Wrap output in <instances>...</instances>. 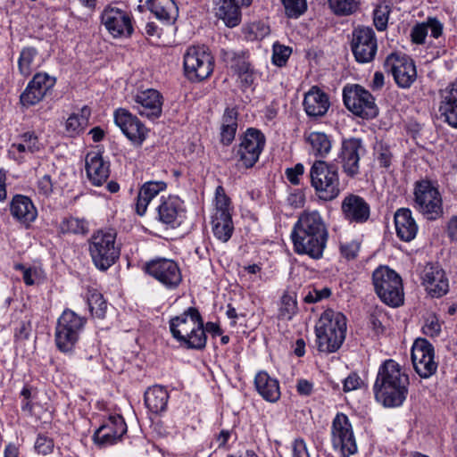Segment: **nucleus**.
I'll use <instances>...</instances> for the list:
<instances>
[{"label":"nucleus","instance_id":"obj_5","mask_svg":"<svg viewBox=\"0 0 457 457\" xmlns=\"http://www.w3.org/2000/svg\"><path fill=\"white\" fill-rule=\"evenodd\" d=\"M372 284L379 299L392 307L403 303V287L401 277L387 266H379L372 273Z\"/></svg>","mask_w":457,"mask_h":457},{"label":"nucleus","instance_id":"obj_36","mask_svg":"<svg viewBox=\"0 0 457 457\" xmlns=\"http://www.w3.org/2000/svg\"><path fill=\"white\" fill-rule=\"evenodd\" d=\"M168 400V391L162 386L149 387L145 393V404L154 414L161 413L166 410Z\"/></svg>","mask_w":457,"mask_h":457},{"label":"nucleus","instance_id":"obj_64","mask_svg":"<svg viewBox=\"0 0 457 457\" xmlns=\"http://www.w3.org/2000/svg\"><path fill=\"white\" fill-rule=\"evenodd\" d=\"M424 23L428 26V31H430L433 37L437 38L442 35L443 24L436 18H428Z\"/></svg>","mask_w":457,"mask_h":457},{"label":"nucleus","instance_id":"obj_59","mask_svg":"<svg viewBox=\"0 0 457 457\" xmlns=\"http://www.w3.org/2000/svg\"><path fill=\"white\" fill-rule=\"evenodd\" d=\"M237 126H221L220 142L225 145H229L235 139Z\"/></svg>","mask_w":457,"mask_h":457},{"label":"nucleus","instance_id":"obj_4","mask_svg":"<svg viewBox=\"0 0 457 457\" xmlns=\"http://www.w3.org/2000/svg\"><path fill=\"white\" fill-rule=\"evenodd\" d=\"M88 250L96 267L101 270H108L120 254L116 232L112 229L97 230L90 237Z\"/></svg>","mask_w":457,"mask_h":457},{"label":"nucleus","instance_id":"obj_21","mask_svg":"<svg viewBox=\"0 0 457 457\" xmlns=\"http://www.w3.org/2000/svg\"><path fill=\"white\" fill-rule=\"evenodd\" d=\"M101 21L114 37H130L134 31L131 15L116 7H106L101 15Z\"/></svg>","mask_w":457,"mask_h":457},{"label":"nucleus","instance_id":"obj_16","mask_svg":"<svg viewBox=\"0 0 457 457\" xmlns=\"http://www.w3.org/2000/svg\"><path fill=\"white\" fill-rule=\"evenodd\" d=\"M385 68L392 73L395 83L403 88H409L417 78L414 62L407 55H388L385 61Z\"/></svg>","mask_w":457,"mask_h":457},{"label":"nucleus","instance_id":"obj_42","mask_svg":"<svg viewBox=\"0 0 457 457\" xmlns=\"http://www.w3.org/2000/svg\"><path fill=\"white\" fill-rule=\"evenodd\" d=\"M80 114L73 113L70 115L65 123V130L70 137H76L82 133L87 127L90 110L83 107Z\"/></svg>","mask_w":457,"mask_h":457},{"label":"nucleus","instance_id":"obj_32","mask_svg":"<svg viewBox=\"0 0 457 457\" xmlns=\"http://www.w3.org/2000/svg\"><path fill=\"white\" fill-rule=\"evenodd\" d=\"M395 225L397 237L404 241L410 242L415 238L418 232V226L407 208H401L395 213Z\"/></svg>","mask_w":457,"mask_h":457},{"label":"nucleus","instance_id":"obj_52","mask_svg":"<svg viewBox=\"0 0 457 457\" xmlns=\"http://www.w3.org/2000/svg\"><path fill=\"white\" fill-rule=\"evenodd\" d=\"M292 50L288 46H281V45H274L273 46V54H272V62L275 65L278 67H282L286 65Z\"/></svg>","mask_w":457,"mask_h":457},{"label":"nucleus","instance_id":"obj_50","mask_svg":"<svg viewBox=\"0 0 457 457\" xmlns=\"http://www.w3.org/2000/svg\"><path fill=\"white\" fill-rule=\"evenodd\" d=\"M167 184L164 181H147L140 187L139 192L146 196L147 199L153 200L160 192L164 191Z\"/></svg>","mask_w":457,"mask_h":457},{"label":"nucleus","instance_id":"obj_46","mask_svg":"<svg viewBox=\"0 0 457 457\" xmlns=\"http://www.w3.org/2000/svg\"><path fill=\"white\" fill-rule=\"evenodd\" d=\"M391 7L386 2L379 3L373 11V23L378 31H385L387 28Z\"/></svg>","mask_w":457,"mask_h":457},{"label":"nucleus","instance_id":"obj_23","mask_svg":"<svg viewBox=\"0 0 457 457\" xmlns=\"http://www.w3.org/2000/svg\"><path fill=\"white\" fill-rule=\"evenodd\" d=\"M341 212L349 224H363L370 217V206L363 197L348 194L342 200Z\"/></svg>","mask_w":457,"mask_h":457},{"label":"nucleus","instance_id":"obj_24","mask_svg":"<svg viewBox=\"0 0 457 457\" xmlns=\"http://www.w3.org/2000/svg\"><path fill=\"white\" fill-rule=\"evenodd\" d=\"M156 211L158 220L171 228L180 226L186 217L183 202L178 196H162Z\"/></svg>","mask_w":457,"mask_h":457},{"label":"nucleus","instance_id":"obj_26","mask_svg":"<svg viewBox=\"0 0 457 457\" xmlns=\"http://www.w3.org/2000/svg\"><path fill=\"white\" fill-rule=\"evenodd\" d=\"M135 108L141 116L156 119L162 114V96L155 89L138 92L135 96Z\"/></svg>","mask_w":457,"mask_h":457},{"label":"nucleus","instance_id":"obj_22","mask_svg":"<svg viewBox=\"0 0 457 457\" xmlns=\"http://www.w3.org/2000/svg\"><path fill=\"white\" fill-rule=\"evenodd\" d=\"M55 82V78L46 72L36 73L20 96L21 104L26 108L36 105L54 87Z\"/></svg>","mask_w":457,"mask_h":457},{"label":"nucleus","instance_id":"obj_37","mask_svg":"<svg viewBox=\"0 0 457 457\" xmlns=\"http://www.w3.org/2000/svg\"><path fill=\"white\" fill-rule=\"evenodd\" d=\"M241 5L232 0H220L218 4L216 15L221 19L228 27L233 28L239 24L241 21Z\"/></svg>","mask_w":457,"mask_h":457},{"label":"nucleus","instance_id":"obj_8","mask_svg":"<svg viewBox=\"0 0 457 457\" xmlns=\"http://www.w3.org/2000/svg\"><path fill=\"white\" fill-rule=\"evenodd\" d=\"M87 320L71 310H65L57 320L55 345L62 353L71 352L77 344Z\"/></svg>","mask_w":457,"mask_h":457},{"label":"nucleus","instance_id":"obj_19","mask_svg":"<svg viewBox=\"0 0 457 457\" xmlns=\"http://www.w3.org/2000/svg\"><path fill=\"white\" fill-rule=\"evenodd\" d=\"M114 122L122 133L137 146H140L145 140L148 129L141 120L124 108L114 112Z\"/></svg>","mask_w":457,"mask_h":457},{"label":"nucleus","instance_id":"obj_28","mask_svg":"<svg viewBox=\"0 0 457 457\" xmlns=\"http://www.w3.org/2000/svg\"><path fill=\"white\" fill-rule=\"evenodd\" d=\"M86 172L94 186H102L110 176V164L104 161L102 154L90 152L86 156Z\"/></svg>","mask_w":457,"mask_h":457},{"label":"nucleus","instance_id":"obj_55","mask_svg":"<svg viewBox=\"0 0 457 457\" xmlns=\"http://www.w3.org/2000/svg\"><path fill=\"white\" fill-rule=\"evenodd\" d=\"M360 245L356 241L342 242L340 244L341 254L347 260H353L357 257Z\"/></svg>","mask_w":457,"mask_h":457},{"label":"nucleus","instance_id":"obj_40","mask_svg":"<svg viewBox=\"0 0 457 457\" xmlns=\"http://www.w3.org/2000/svg\"><path fill=\"white\" fill-rule=\"evenodd\" d=\"M149 10L161 21H170L177 13L173 0H146Z\"/></svg>","mask_w":457,"mask_h":457},{"label":"nucleus","instance_id":"obj_63","mask_svg":"<svg viewBox=\"0 0 457 457\" xmlns=\"http://www.w3.org/2000/svg\"><path fill=\"white\" fill-rule=\"evenodd\" d=\"M238 112L236 108H227L222 116L221 126H237Z\"/></svg>","mask_w":457,"mask_h":457},{"label":"nucleus","instance_id":"obj_33","mask_svg":"<svg viewBox=\"0 0 457 457\" xmlns=\"http://www.w3.org/2000/svg\"><path fill=\"white\" fill-rule=\"evenodd\" d=\"M19 138L21 142L13 143L9 149V154L19 162L23 161L22 154H35L42 148L37 136L33 131L25 132Z\"/></svg>","mask_w":457,"mask_h":457},{"label":"nucleus","instance_id":"obj_14","mask_svg":"<svg viewBox=\"0 0 457 457\" xmlns=\"http://www.w3.org/2000/svg\"><path fill=\"white\" fill-rule=\"evenodd\" d=\"M366 153L362 140L357 137H349L342 140L338 154V162L344 173L353 179L360 173V162Z\"/></svg>","mask_w":457,"mask_h":457},{"label":"nucleus","instance_id":"obj_34","mask_svg":"<svg viewBox=\"0 0 457 457\" xmlns=\"http://www.w3.org/2000/svg\"><path fill=\"white\" fill-rule=\"evenodd\" d=\"M254 386L257 392L266 401L275 403L280 397L278 381L271 378L266 371H260L256 374Z\"/></svg>","mask_w":457,"mask_h":457},{"label":"nucleus","instance_id":"obj_2","mask_svg":"<svg viewBox=\"0 0 457 457\" xmlns=\"http://www.w3.org/2000/svg\"><path fill=\"white\" fill-rule=\"evenodd\" d=\"M346 317L339 312L328 309L315 325L317 348L322 353H335L343 345L346 333Z\"/></svg>","mask_w":457,"mask_h":457},{"label":"nucleus","instance_id":"obj_43","mask_svg":"<svg viewBox=\"0 0 457 457\" xmlns=\"http://www.w3.org/2000/svg\"><path fill=\"white\" fill-rule=\"evenodd\" d=\"M297 312L296 295L295 293L285 292L280 299L278 318L290 320Z\"/></svg>","mask_w":457,"mask_h":457},{"label":"nucleus","instance_id":"obj_51","mask_svg":"<svg viewBox=\"0 0 457 457\" xmlns=\"http://www.w3.org/2000/svg\"><path fill=\"white\" fill-rule=\"evenodd\" d=\"M282 2L289 18H297L307 7L305 0H282Z\"/></svg>","mask_w":457,"mask_h":457},{"label":"nucleus","instance_id":"obj_17","mask_svg":"<svg viewBox=\"0 0 457 457\" xmlns=\"http://www.w3.org/2000/svg\"><path fill=\"white\" fill-rule=\"evenodd\" d=\"M127 432V424L121 415H110L103 420L95 431L93 440L100 447H106L120 442Z\"/></svg>","mask_w":457,"mask_h":457},{"label":"nucleus","instance_id":"obj_11","mask_svg":"<svg viewBox=\"0 0 457 457\" xmlns=\"http://www.w3.org/2000/svg\"><path fill=\"white\" fill-rule=\"evenodd\" d=\"M350 45L358 62L367 63L374 60L378 51V40L372 28L366 26L354 28Z\"/></svg>","mask_w":457,"mask_h":457},{"label":"nucleus","instance_id":"obj_1","mask_svg":"<svg viewBox=\"0 0 457 457\" xmlns=\"http://www.w3.org/2000/svg\"><path fill=\"white\" fill-rule=\"evenodd\" d=\"M409 377L394 360H386L378 368L373 386L376 400L387 408L401 406L408 394Z\"/></svg>","mask_w":457,"mask_h":457},{"label":"nucleus","instance_id":"obj_6","mask_svg":"<svg viewBox=\"0 0 457 457\" xmlns=\"http://www.w3.org/2000/svg\"><path fill=\"white\" fill-rule=\"evenodd\" d=\"M239 143L233 147V158L238 169H251L259 161L264 149L266 138L264 134L249 128L238 137Z\"/></svg>","mask_w":457,"mask_h":457},{"label":"nucleus","instance_id":"obj_31","mask_svg":"<svg viewBox=\"0 0 457 457\" xmlns=\"http://www.w3.org/2000/svg\"><path fill=\"white\" fill-rule=\"evenodd\" d=\"M292 233H328L318 211L303 212L294 226Z\"/></svg>","mask_w":457,"mask_h":457},{"label":"nucleus","instance_id":"obj_41","mask_svg":"<svg viewBox=\"0 0 457 457\" xmlns=\"http://www.w3.org/2000/svg\"><path fill=\"white\" fill-rule=\"evenodd\" d=\"M196 322V327L194 331L187 332L185 339L179 340L178 342L187 349L203 350L206 346L207 337L204 333V320L203 318Z\"/></svg>","mask_w":457,"mask_h":457},{"label":"nucleus","instance_id":"obj_30","mask_svg":"<svg viewBox=\"0 0 457 457\" xmlns=\"http://www.w3.org/2000/svg\"><path fill=\"white\" fill-rule=\"evenodd\" d=\"M10 212L16 220L27 226L37 216V211L30 198L22 195L13 196L10 204Z\"/></svg>","mask_w":457,"mask_h":457},{"label":"nucleus","instance_id":"obj_57","mask_svg":"<svg viewBox=\"0 0 457 457\" xmlns=\"http://www.w3.org/2000/svg\"><path fill=\"white\" fill-rule=\"evenodd\" d=\"M303 173L304 166L302 163H297L294 167L286 170L287 179L292 185H299L300 177H302Z\"/></svg>","mask_w":457,"mask_h":457},{"label":"nucleus","instance_id":"obj_60","mask_svg":"<svg viewBox=\"0 0 457 457\" xmlns=\"http://www.w3.org/2000/svg\"><path fill=\"white\" fill-rule=\"evenodd\" d=\"M428 35V26L425 23L417 24L411 30L412 41L416 44H422Z\"/></svg>","mask_w":457,"mask_h":457},{"label":"nucleus","instance_id":"obj_3","mask_svg":"<svg viewBox=\"0 0 457 457\" xmlns=\"http://www.w3.org/2000/svg\"><path fill=\"white\" fill-rule=\"evenodd\" d=\"M309 178L315 195L322 202H331L341 193L338 168L322 160L313 162Z\"/></svg>","mask_w":457,"mask_h":457},{"label":"nucleus","instance_id":"obj_20","mask_svg":"<svg viewBox=\"0 0 457 457\" xmlns=\"http://www.w3.org/2000/svg\"><path fill=\"white\" fill-rule=\"evenodd\" d=\"M421 284L433 298H440L449 291V281L445 270L437 263H427L420 272Z\"/></svg>","mask_w":457,"mask_h":457},{"label":"nucleus","instance_id":"obj_12","mask_svg":"<svg viewBox=\"0 0 457 457\" xmlns=\"http://www.w3.org/2000/svg\"><path fill=\"white\" fill-rule=\"evenodd\" d=\"M332 445L342 457H349L357 451L352 425L344 413H337L333 420Z\"/></svg>","mask_w":457,"mask_h":457},{"label":"nucleus","instance_id":"obj_54","mask_svg":"<svg viewBox=\"0 0 457 457\" xmlns=\"http://www.w3.org/2000/svg\"><path fill=\"white\" fill-rule=\"evenodd\" d=\"M330 295L331 290L328 287H323L321 289L313 288L304 296V302L307 303H312L327 299Z\"/></svg>","mask_w":457,"mask_h":457},{"label":"nucleus","instance_id":"obj_13","mask_svg":"<svg viewBox=\"0 0 457 457\" xmlns=\"http://www.w3.org/2000/svg\"><path fill=\"white\" fill-rule=\"evenodd\" d=\"M145 270L165 287L177 288L182 281L181 270L176 262L158 258L146 262Z\"/></svg>","mask_w":457,"mask_h":457},{"label":"nucleus","instance_id":"obj_35","mask_svg":"<svg viewBox=\"0 0 457 457\" xmlns=\"http://www.w3.org/2000/svg\"><path fill=\"white\" fill-rule=\"evenodd\" d=\"M304 140L310 146V153L315 157L325 158L331 151L332 141L324 132L304 133Z\"/></svg>","mask_w":457,"mask_h":457},{"label":"nucleus","instance_id":"obj_38","mask_svg":"<svg viewBox=\"0 0 457 457\" xmlns=\"http://www.w3.org/2000/svg\"><path fill=\"white\" fill-rule=\"evenodd\" d=\"M230 67L246 86H250L253 83L254 71L246 53L233 54Z\"/></svg>","mask_w":457,"mask_h":457},{"label":"nucleus","instance_id":"obj_7","mask_svg":"<svg viewBox=\"0 0 457 457\" xmlns=\"http://www.w3.org/2000/svg\"><path fill=\"white\" fill-rule=\"evenodd\" d=\"M185 76L193 82L208 79L214 69V58L205 46H191L183 56Z\"/></svg>","mask_w":457,"mask_h":457},{"label":"nucleus","instance_id":"obj_9","mask_svg":"<svg viewBox=\"0 0 457 457\" xmlns=\"http://www.w3.org/2000/svg\"><path fill=\"white\" fill-rule=\"evenodd\" d=\"M414 202L415 208L428 220H436L443 214L441 195L429 180L424 179L415 183Z\"/></svg>","mask_w":457,"mask_h":457},{"label":"nucleus","instance_id":"obj_47","mask_svg":"<svg viewBox=\"0 0 457 457\" xmlns=\"http://www.w3.org/2000/svg\"><path fill=\"white\" fill-rule=\"evenodd\" d=\"M328 4L337 15H350L359 7V0H328Z\"/></svg>","mask_w":457,"mask_h":457},{"label":"nucleus","instance_id":"obj_62","mask_svg":"<svg viewBox=\"0 0 457 457\" xmlns=\"http://www.w3.org/2000/svg\"><path fill=\"white\" fill-rule=\"evenodd\" d=\"M293 457H311L303 439L297 438L294 441Z\"/></svg>","mask_w":457,"mask_h":457},{"label":"nucleus","instance_id":"obj_48","mask_svg":"<svg viewBox=\"0 0 457 457\" xmlns=\"http://www.w3.org/2000/svg\"><path fill=\"white\" fill-rule=\"evenodd\" d=\"M87 303L90 312L98 318H103L107 309V303L104 299V296L99 292H92L88 298Z\"/></svg>","mask_w":457,"mask_h":457},{"label":"nucleus","instance_id":"obj_45","mask_svg":"<svg viewBox=\"0 0 457 457\" xmlns=\"http://www.w3.org/2000/svg\"><path fill=\"white\" fill-rule=\"evenodd\" d=\"M37 54L35 47H24L18 60V67L20 73L24 77H29L32 72V63Z\"/></svg>","mask_w":457,"mask_h":457},{"label":"nucleus","instance_id":"obj_15","mask_svg":"<svg viewBox=\"0 0 457 457\" xmlns=\"http://www.w3.org/2000/svg\"><path fill=\"white\" fill-rule=\"evenodd\" d=\"M411 361L415 371L421 378H429L437 370L434 346L425 338L415 340L411 348Z\"/></svg>","mask_w":457,"mask_h":457},{"label":"nucleus","instance_id":"obj_29","mask_svg":"<svg viewBox=\"0 0 457 457\" xmlns=\"http://www.w3.org/2000/svg\"><path fill=\"white\" fill-rule=\"evenodd\" d=\"M303 108L309 117L318 118L324 116L330 105L329 98L326 93L313 87L307 92L303 99Z\"/></svg>","mask_w":457,"mask_h":457},{"label":"nucleus","instance_id":"obj_49","mask_svg":"<svg viewBox=\"0 0 457 457\" xmlns=\"http://www.w3.org/2000/svg\"><path fill=\"white\" fill-rule=\"evenodd\" d=\"M230 198L226 195L222 186H218L215 191V212L219 215L220 212L230 214Z\"/></svg>","mask_w":457,"mask_h":457},{"label":"nucleus","instance_id":"obj_44","mask_svg":"<svg viewBox=\"0 0 457 457\" xmlns=\"http://www.w3.org/2000/svg\"><path fill=\"white\" fill-rule=\"evenodd\" d=\"M60 231L63 234H81L85 235L88 232L87 221L84 219L75 217L64 218L60 223Z\"/></svg>","mask_w":457,"mask_h":457},{"label":"nucleus","instance_id":"obj_56","mask_svg":"<svg viewBox=\"0 0 457 457\" xmlns=\"http://www.w3.org/2000/svg\"><path fill=\"white\" fill-rule=\"evenodd\" d=\"M54 184L49 175H44L37 180V192L39 195L48 197L53 193Z\"/></svg>","mask_w":457,"mask_h":457},{"label":"nucleus","instance_id":"obj_10","mask_svg":"<svg viewBox=\"0 0 457 457\" xmlns=\"http://www.w3.org/2000/svg\"><path fill=\"white\" fill-rule=\"evenodd\" d=\"M343 101L345 107L354 115L362 119L375 118L378 113V108L373 96L360 85L345 87L343 90Z\"/></svg>","mask_w":457,"mask_h":457},{"label":"nucleus","instance_id":"obj_39","mask_svg":"<svg viewBox=\"0 0 457 457\" xmlns=\"http://www.w3.org/2000/svg\"><path fill=\"white\" fill-rule=\"evenodd\" d=\"M212 230L218 240L223 243L228 242L234 231L231 214L225 212H220L219 215L213 214Z\"/></svg>","mask_w":457,"mask_h":457},{"label":"nucleus","instance_id":"obj_53","mask_svg":"<svg viewBox=\"0 0 457 457\" xmlns=\"http://www.w3.org/2000/svg\"><path fill=\"white\" fill-rule=\"evenodd\" d=\"M54 444L52 438L39 435L35 443V450L43 455L51 453L54 450Z\"/></svg>","mask_w":457,"mask_h":457},{"label":"nucleus","instance_id":"obj_27","mask_svg":"<svg viewBox=\"0 0 457 457\" xmlns=\"http://www.w3.org/2000/svg\"><path fill=\"white\" fill-rule=\"evenodd\" d=\"M439 95L440 117L453 128H457V81L441 89Z\"/></svg>","mask_w":457,"mask_h":457},{"label":"nucleus","instance_id":"obj_61","mask_svg":"<svg viewBox=\"0 0 457 457\" xmlns=\"http://www.w3.org/2000/svg\"><path fill=\"white\" fill-rule=\"evenodd\" d=\"M422 331L426 336L433 337L441 331V325L436 319L428 320L422 328Z\"/></svg>","mask_w":457,"mask_h":457},{"label":"nucleus","instance_id":"obj_58","mask_svg":"<svg viewBox=\"0 0 457 457\" xmlns=\"http://www.w3.org/2000/svg\"><path fill=\"white\" fill-rule=\"evenodd\" d=\"M31 332V323L30 320H21L17 327L14 328V337L16 340H25L28 339L29 334Z\"/></svg>","mask_w":457,"mask_h":457},{"label":"nucleus","instance_id":"obj_18","mask_svg":"<svg viewBox=\"0 0 457 457\" xmlns=\"http://www.w3.org/2000/svg\"><path fill=\"white\" fill-rule=\"evenodd\" d=\"M328 237V233H291L295 252L314 260L322 258Z\"/></svg>","mask_w":457,"mask_h":457},{"label":"nucleus","instance_id":"obj_25","mask_svg":"<svg viewBox=\"0 0 457 457\" xmlns=\"http://www.w3.org/2000/svg\"><path fill=\"white\" fill-rule=\"evenodd\" d=\"M202 319L198 309L195 307H189L185 310L180 315L171 318L169 321L170 331L172 337L177 340L185 339L187 332L194 331L196 327V322L199 323Z\"/></svg>","mask_w":457,"mask_h":457}]
</instances>
